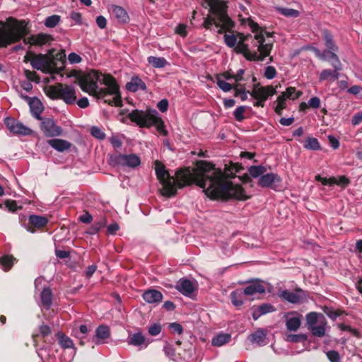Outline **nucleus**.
Masks as SVG:
<instances>
[{
    "mask_svg": "<svg viewBox=\"0 0 362 362\" xmlns=\"http://www.w3.org/2000/svg\"><path fill=\"white\" fill-rule=\"evenodd\" d=\"M146 338L141 332L134 333L129 338V344L136 346L144 344Z\"/></svg>",
    "mask_w": 362,
    "mask_h": 362,
    "instance_id": "36",
    "label": "nucleus"
},
{
    "mask_svg": "<svg viewBox=\"0 0 362 362\" xmlns=\"http://www.w3.org/2000/svg\"><path fill=\"white\" fill-rule=\"evenodd\" d=\"M301 92H297L296 88L288 87L286 88L285 92H283L281 95H284L285 98H290L295 100L298 98L301 95Z\"/></svg>",
    "mask_w": 362,
    "mask_h": 362,
    "instance_id": "41",
    "label": "nucleus"
},
{
    "mask_svg": "<svg viewBox=\"0 0 362 362\" xmlns=\"http://www.w3.org/2000/svg\"><path fill=\"white\" fill-rule=\"evenodd\" d=\"M321 314H317V313L312 312L309 313L306 315V322L308 325L309 329L311 328V327L316 325V323H319V321H321V320H319V317H320Z\"/></svg>",
    "mask_w": 362,
    "mask_h": 362,
    "instance_id": "40",
    "label": "nucleus"
},
{
    "mask_svg": "<svg viewBox=\"0 0 362 362\" xmlns=\"http://www.w3.org/2000/svg\"><path fill=\"white\" fill-rule=\"evenodd\" d=\"M243 292L245 295L252 296L255 293H264L265 288L259 281H255L246 286Z\"/></svg>",
    "mask_w": 362,
    "mask_h": 362,
    "instance_id": "22",
    "label": "nucleus"
},
{
    "mask_svg": "<svg viewBox=\"0 0 362 362\" xmlns=\"http://www.w3.org/2000/svg\"><path fill=\"white\" fill-rule=\"evenodd\" d=\"M129 119L140 127L149 128L154 125L160 134L166 136L168 132L165 129L164 122L158 117L156 110L148 109L146 111L134 110L128 114Z\"/></svg>",
    "mask_w": 362,
    "mask_h": 362,
    "instance_id": "5",
    "label": "nucleus"
},
{
    "mask_svg": "<svg viewBox=\"0 0 362 362\" xmlns=\"http://www.w3.org/2000/svg\"><path fill=\"white\" fill-rule=\"evenodd\" d=\"M230 340V335L228 334H219L213 338L211 344L215 346H221Z\"/></svg>",
    "mask_w": 362,
    "mask_h": 362,
    "instance_id": "33",
    "label": "nucleus"
},
{
    "mask_svg": "<svg viewBox=\"0 0 362 362\" xmlns=\"http://www.w3.org/2000/svg\"><path fill=\"white\" fill-rule=\"evenodd\" d=\"M60 16L58 15H52L48 16L45 21V25L47 28H54L60 21Z\"/></svg>",
    "mask_w": 362,
    "mask_h": 362,
    "instance_id": "43",
    "label": "nucleus"
},
{
    "mask_svg": "<svg viewBox=\"0 0 362 362\" xmlns=\"http://www.w3.org/2000/svg\"><path fill=\"white\" fill-rule=\"evenodd\" d=\"M327 356L331 362H340V356L337 351H329Z\"/></svg>",
    "mask_w": 362,
    "mask_h": 362,
    "instance_id": "54",
    "label": "nucleus"
},
{
    "mask_svg": "<svg viewBox=\"0 0 362 362\" xmlns=\"http://www.w3.org/2000/svg\"><path fill=\"white\" fill-rule=\"evenodd\" d=\"M238 36L239 40L235 47V52L237 54H242L249 61L262 62V57L258 56V51L252 52L249 49L248 45L245 43L246 41H248L252 37V35H244L243 33H239Z\"/></svg>",
    "mask_w": 362,
    "mask_h": 362,
    "instance_id": "9",
    "label": "nucleus"
},
{
    "mask_svg": "<svg viewBox=\"0 0 362 362\" xmlns=\"http://www.w3.org/2000/svg\"><path fill=\"white\" fill-rule=\"evenodd\" d=\"M16 261V259L10 255H5L0 257V264L5 272L9 271Z\"/></svg>",
    "mask_w": 362,
    "mask_h": 362,
    "instance_id": "30",
    "label": "nucleus"
},
{
    "mask_svg": "<svg viewBox=\"0 0 362 362\" xmlns=\"http://www.w3.org/2000/svg\"><path fill=\"white\" fill-rule=\"evenodd\" d=\"M238 85H236L233 88L235 89V96H240L243 101L246 100L247 98V92H246L244 89L240 90L237 88Z\"/></svg>",
    "mask_w": 362,
    "mask_h": 362,
    "instance_id": "58",
    "label": "nucleus"
},
{
    "mask_svg": "<svg viewBox=\"0 0 362 362\" xmlns=\"http://www.w3.org/2000/svg\"><path fill=\"white\" fill-rule=\"evenodd\" d=\"M304 147L307 149L317 151L321 148V146L316 138L308 137L305 141Z\"/></svg>",
    "mask_w": 362,
    "mask_h": 362,
    "instance_id": "39",
    "label": "nucleus"
},
{
    "mask_svg": "<svg viewBox=\"0 0 362 362\" xmlns=\"http://www.w3.org/2000/svg\"><path fill=\"white\" fill-rule=\"evenodd\" d=\"M28 105L30 106L32 115L37 119H41L42 117H40V114L43 110L41 101L37 98L33 97Z\"/></svg>",
    "mask_w": 362,
    "mask_h": 362,
    "instance_id": "26",
    "label": "nucleus"
},
{
    "mask_svg": "<svg viewBox=\"0 0 362 362\" xmlns=\"http://www.w3.org/2000/svg\"><path fill=\"white\" fill-rule=\"evenodd\" d=\"M308 339V337L305 334H288L287 336V341L291 342H301L306 341Z\"/></svg>",
    "mask_w": 362,
    "mask_h": 362,
    "instance_id": "45",
    "label": "nucleus"
},
{
    "mask_svg": "<svg viewBox=\"0 0 362 362\" xmlns=\"http://www.w3.org/2000/svg\"><path fill=\"white\" fill-rule=\"evenodd\" d=\"M278 11L287 17H298L299 16V11L293 8H278Z\"/></svg>",
    "mask_w": 362,
    "mask_h": 362,
    "instance_id": "47",
    "label": "nucleus"
},
{
    "mask_svg": "<svg viewBox=\"0 0 362 362\" xmlns=\"http://www.w3.org/2000/svg\"><path fill=\"white\" fill-rule=\"evenodd\" d=\"M323 37L325 41V46L329 51H337L338 49L337 46L333 40V36L327 30H325L323 32Z\"/></svg>",
    "mask_w": 362,
    "mask_h": 362,
    "instance_id": "35",
    "label": "nucleus"
},
{
    "mask_svg": "<svg viewBox=\"0 0 362 362\" xmlns=\"http://www.w3.org/2000/svg\"><path fill=\"white\" fill-rule=\"evenodd\" d=\"M59 343L64 349L71 348L74 346L72 340L64 334H58Z\"/></svg>",
    "mask_w": 362,
    "mask_h": 362,
    "instance_id": "42",
    "label": "nucleus"
},
{
    "mask_svg": "<svg viewBox=\"0 0 362 362\" xmlns=\"http://www.w3.org/2000/svg\"><path fill=\"white\" fill-rule=\"evenodd\" d=\"M266 171V168L262 165H252L248 169L250 175L255 178L262 176Z\"/></svg>",
    "mask_w": 362,
    "mask_h": 362,
    "instance_id": "38",
    "label": "nucleus"
},
{
    "mask_svg": "<svg viewBox=\"0 0 362 362\" xmlns=\"http://www.w3.org/2000/svg\"><path fill=\"white\" fill-rule=\"evenodd\" d=\"M41 303L42 305L49 308L52 304V293L49 288H45L40 294Z\"/></svg>",
    "mask_w": 362,
    "mask_h": 362,
    "instance_id": "32",
    "label": "nucleus"
},
{
    "mask_svg": "<svg viewBox=\"0 0 362 362\" xmlns=\"http://www.w3.org/2000/svg\"><path fill=\"white\" fill-rule=\"evenodd\" d=\"M332 66L334 69V71L330 69H325L320 73L319 77L320 81L327 80L329 77H332L333 81L339 78V71L341 70V64L338 63V64H332Z\"/></svg>",
    "mask_w": 362,
    "mask_h": 362,
    "instance_id": "21",
    "label": "nucleus"
},
{
    "mask_svg": "<svg viewBox=\"0 0 362 362\" xmlns=\"http://www.w3.org/2000/svg\"><path fill=\"white\" fill-rule=\"evenodd\" d=\"M279 296L291 303H300L306 299L305 292L300 288H296L294 291H282Z\"/></svg>",
    "mask_w": 362,
    "mask_h": 362,
    "instance_id": "13",
    "label": "nucleus"
},
{
    "mask_svg": "<svg viewBox=\"0 0 362 362\" xmlns=\"http://www.w3.org/2000/svg\"><path fill=\"white\" fill-rule=\"evenodd\" d=\"M245 109V106H240L234 111L233 115L237 121L241 122L245 119L243 114Z\"/></svg>",
    "mask_w": 362,
    "mask_h": 362,
    "instance_id": "50",
    "label": "nucleus"
},
{
    "mask_svg": "<svg viewBox=\"0 0 362 362\" xmlns=\"http://www.w3.org/2000/svg\"><path fill=\"white\" fill-rule=\"evenodd\" d=\"M48 223L47 217L39 215H30L28 218V223L25 227L28 231L33 233L35 229H41Z\"/></svg>",
    "mask_w": 362,
    "mask_h": 362,
    "instance_id": "15",
    "label": "nucleus"
},
{
    "mask_svg": "<svg viewBox=\"0 0 362 362\" xmlns=\"http://www.w3.org/2000/svg\"><path fill=\"white\" fill-rule=\"evenodd\" d=\"M316 180L322 182L324 185H332L334 182H336L335 180L333 177H330L329 179L326 177H322L320 175H317L315 177Z\"/></svg>",
    "mask_w": 362,
    "mask_h": 362,
    "instance_id": "56",
    "label": "nucleus"
},
{
    "mask_svg": "<svg viewBox=\"0 0 362 362\" xmlns=\"http://www.w3.org/2000/svg\"><path fill=\"white\" fill-rule=\"evenodd\" d=\"M321 321H319L317 325H314L310 328L313 335L318 337H322L325 334V325L327 324L322 315H320Z\"/></svg>",
    "mask_w": 362,
    "mask_h": 362,
    "instance_id": "28",
    "label": "nucleus"
},
{
    "mask_svg": "<svg viewBox=\"0 0 362 362\" xmlns=\"http://www.w3.org/2000/svg\"><path fill=\"white\" fill-rule=\"evenodd\" d=\"M333 179L335 180L336 182L334 183V185H340L342 187H345L348 185L349 183V180L348 178L345 176H340L339 177H333Z\"/></svg>",
    "mask_w": 362,
    "mask_h": 362,
    "instance_id": "57",
    "label": "nucleus"
},
{
    "mask_svg": "<svg viewBox=\"0 0 362 362\" xmlns=\"http://www.w3.org/2000/svg\"><path fill=\"white\" fill-rule=\"evenodd\" d=\"M110 163L112 165H122L129 168H136L141 163V160L136 154H119L110 157Z\"/></svg>",
    "mask_w": 362,
    "mask_h": 362,
    "instance_id": "11",
    "label": "nucleus"
},
{
    "mask_svg": "<svg viewBox=\"0 0 362 362\" xmlns=\"http://www.w3.org/2000/svg\"><path fill=\"white\" fill-rule=\"evenodd\" d=\"M65 57V54L64 52H58L56 56H54L50 52L49 56L48 57L49 59H54V65L52 71V73L54 72H59V67H57L58 64H60L61 66H63L64 64V58Z\"/></svg>",
    "mask_w": 362,
    "mask_h": 362,
    "instance_id": "31",
    "label": "nucleus"
},
{
    "mask_svg": "<svg viewBox=\"0 0 362 362\" xmlns=\"http://www.w3.org/2000/svg\"><path fill=\"white\" fill-rule=\"evenodd\" d=\"M5 124L10 132L15 134L26 136L32 133V130L30 128L24 126L22 123L17 122L13 118L6 117L5 119Z\"/></svg>",
    "mask_w": 362,
    "mask_h": 362,
    "instance_id": "14",
    "label": "nucleus"
},
{
    "mask_svg": "<svg viewBox=\"0 0 362 362\" xmlns=\"http://www.w3.org/2000/svg\"><path fill=\"white\" fill-rule=\"evenodd\" d=\"M243 292L241 290H235L230 293V298L233 305L235 306H240L243 303Z\"/></svg>",
    "mask_w": 362,
    "mask_h": 362,
    "instance_id": "37",
    "label": "nucleus"
},
{
    "mask_svg": "<svg viewBox=\"0 0 362 362\" xmlns=\"http://www.w3.org/2000/svg\"><path fill=\"white\" fill-rule=\"evenodd\" d=\"M176 288L183 295L190 296L194 291V286L188 279H180L176 286Z\"/></svg>",
    "mask_w": 362,
    "mask_h": 362,
    "instance_id": "19",
    "label": "nucleus"
},
{
    "mask_svg": "<svg viewBox=\"0 0 362 362\" xmlns=\"http://www.w3.org/2000/svg\"><path fill=\"white\" fill-rule=\"evenodd\" d=\"M9 23L0 28V47H6L11 44L16 43L23 39L25 45L42 46L53 40L51 35L44 33L32 35L25 38L28 31L25 21H17L14 18L8 19Z\"/></svg>",
    "mask_w": 362,
    "mask_h": 362,
    "instance_id": "2",
    "label": "nucleus"
},
{
    "mask_svg": "<svg viewBox=\"0 0 362 362\" xmlns=\"http://www.w3.org/2000/svg\"><path fill=\"white\" fill-rule=\"evenodd\" d=\"M155 170L162 185L161 194L165 197L175 196L177 188L195 183L204 189L207 197L213 199L234 198L244 201L249 199L240 185H234L226 180L221 170L216 169L206 161H199L196 168H185L177 170L175 178L170 175L165 165L158 160L155 161Z\"/></svg>",
    "mask_w": 362,
    "mask_h": 362,
    "instance_id": "1",
    "label": "nucleus"
},
{
    "mask_svg": "<svg viewBox=\"0 0 362 362\" xmlns=\"http://www.w3.org/2000/svg\"><path fill=\"white\" fill-rule=\"evenodd\" d=\"M248 25L251 28L252 32L255 33L252 42V46L257 47L258 56L262 57V61L269 56L273 48L274 40L272 39L273 33L267 32L265 28L259 26L252 19L247 20Z\"/></svg>",
    "mask_w": 362,
    "mask_h": 362,
    "instance_id": "4",
    "label": "nucleus"
},
{
    "mask_svg": "<svg viewBox=\"0 0 362 362\" xmlns=\"http://www.w3.org/2000/svg\"><path fill=\"white\" fill-rule=\"evenodd\" d=\"M30 55L32 56L30 64L33 69L52 73L54 65V59H49L47 55L42 54L37 55L30 53Z\"/></svg>",
    "mask_w": 362,
    "mask_h": 362,
    "instance_id": "10",
    "label": "nucleus"
},
{
    "mask_svg": "<svg viewBox=\"0 0 362 362\" xmlns=\"http://www.w3.org/2000/svg\"><path fill=\"white\" fill-rule=\"evenodd\" d=\"M266 334L262 329H259L249 336L252 343H256L259 346L265 344Z\"/></svg>",
    "mask_w": 362,
    "mask_h": 362,
    "instance_id": "29",
    "label": "nucleus"
},
{
    "mask_svg": "<svg viewBox=\"0 0 362 362\" xmlns=\"http://www.w3.org/2000/svg\"><path fill=\"white\" fill-rule=\"evenodd\" d=\"M224 42L227 46L231 48L233 47L235 49L238 44V39L237 37L234 35L225 34Z\"/></svg>",
    "mask_w": 362,
    "mask_h": 362,
    "instance_id": "46",
    "label": "nucleus"
},
{
    "mask_svg": "<svg viewBox=\"0 0 362 362\" xmlns=\"http://www.w3.org/2000/svg\"><path fill=\"white\" fill-rule=\"evenodd\" d=\"M147 61L155 68H163L168 64V62L163 57L150 56L148 57Z\"/></svg>",
    "mask_w": 362,
    "mask_h": 362,
    "instance_id": "34",
    "label": "nucleus"
},
{
    "mask_svg": "<svg viewBox=\"0 0 362 362\" xmlns=\"http://www.w3.org/2000/svg\"><path fill=\"white\" fill-rule=\"evenodd\" d=\"M47 144L53 148L60 152L68 150L71 146L70 142L61 139H49L47 141Z\"/></svg>",
    "mask_w": 362,
    "mask_h": 362,
    "instance_id": "25",
    "label": "nucleus"
},
{
    "mask_svg": "<svg viewBox=\"0 0 362 362\" xmlns=\"http://www.w3.org/2000/svg\"><path fill=\"white\" fill-rule=\"evenodd\" d=\"M106 223V217L104 216L100 217L99 220L93 224L95 231H99L103 227L105 226Z\"/></svg>",
    "mask_w": 362,
    "mask_h": 362,
    "instance_id": "55",
    "label": "nucleus"
},
{
    "mask_svg": "<svg viewBox=\"0 0 362 362\" xmlns=\"http://www.w3.org/2000/svg\"><path fill=\"white\" fill-rule=\"evenodd\" d=\"M91 134L100 140H103L105 137V133L98 127H93L90 129Z\"/></svg>",
    "mask_w": 362,
    "mask_h": 362,
    "instance_id": "52",
    "label": "nucleus"
},
{
    "mask_svg": "<svg viewBox=\"0 0 362 362\" xmlns=\"http://www.w3.org/2000/svg\"><path fill=\"white\" fill-rule=\"evenodd\" d=\"M112 15L119 23H127L129 20V16L127 11L121 6H112L111 8Z\"/></svg>",
    "mask_w": 362,
    "mask_h": 362,
    "instance_id": "27",
    "label": "nucleus"
},
{
    "mask_svg": "<svg viewBox=\"0 0 362 362\" xmlns=\"http://www.w3.org/2000/svg\"><path fill=\"white\" fill-rule=\"evenodd\" d=\"M259 84H257L250 93V95L256 99L266 100L269 95H274L276 93L275 88L272 86L265 87H259Z\"/></svg>",
    "mask_w": 362,
    "mask_h": 362,
    "instance_id": "16",
    "label": "nucleus"
},
{
    "mask_svg": "<svg viewBox=\"0 0 362 362\" xmlns=\"http://www.w3.org/2000/svg\"><path fill=\"white\" fill-rule=\"evenodd\" d=\"M126 88L131 92H136L138 90H145V83L138 76H133L129 82L126 84Z\"/></svg>",
    "mask_w": 362,
    "mask_h": 362,
    "instance_id": "23",
    "label": "nucleus"
},
{
    "mask_svg": "<svg viewBox=\"0 0 362 362\" xmlns=\"http://www.w3.org/2000/svg\"><path fill=\"white\" fill-rule=\"evenodd\" d=\"M361 122H362V111L355 114L351 119V123L354 125L359 124Z\"/></svg>",
    "mask_w": 362,
    "mask_h": 362,
    "instance_id": "64",
    "label": "nucleus"
},
{
    "mask_svg": "<svg viewBox=\"0 0 362 362\" xmlns=\"http://www.w3.org/2000/svg\"><path fill=\"white\" fill-rule=\"evenodd\" d=\"M100 81L105 85V88H99V98H104L105 102L116 107H122V101L119 93V88L115 79L111 75L101 74Z\"/></svg>",
    "mask_w": 362,
    "mask_h": 362,
    "instance_id": "6",
    "label": "nucleus"
},
{
    "mask_svg": "<svg viewBox=\"0 0 362 362\" xmlns=\"http://www.w3.org/2000/svg\"><path fill=\"white\" fill-rule=\"evenodd\" d=\"M308 106L313 108H318L320 105V100L318 97H313L308 102Z\"/></svg>",
    "mask_w": 362,
    "mask_h": 362,
    "instance_id": "61",
    "label": "nucleus"
},
{
    "mask_svg": "<svg viewBox=\"0 0 362 362\" xmlns=\"http://www.w3.org/2000/svg\"><path fill=\"white\" fill-rule=\"evenodd\" d=\"M6 206L10 211L14 212L18 209H21V206H17L16 202L14 200H8L6 202Z\"/></svg>",
    "mask_w": 362,
    "mask_h": 362,
    "instance_id": "59",
    "label": "nucleus"
},
{
    "mask_svg": "<svg viewBox=\"0 0 362 362\" xmlns=\"http://www.w3.org/2000/svg\"><path fill=\"white\" fill-rule=\"evenodd\" d=\"M78 219L82 223H90L93 221V217L88 211H86L83 215L79 216Z\"/></svg>",
    "mask_w": 362,
    "mask_h": 362,
    "instance_id": "63",
    "label": "nucleus"
},
{
    "mask_svg": "<svg viewBox=\"0 0 362 362\" xmlns=\"http://www.w3.org/2000/svg\"><path fill=\"white\" fill-rule=\"evenodd\" d=\"M68 59L71 64H78L80 63L82 60L81 57L74 52L69 54Z\"/></svg>",
    "mask_w": 362,
    "mask_h": 362,
    "instance_id": "60",
    "label": "nucleus"
},
{
    "mask_svg": "<svg viewBox=\"0 0 362 362\" xmlns=\"http://www.w3.org/2000/svg\"><path fill=\"white\" fill-rule=\"evenodd\" d=\"M264 77L267 79H272L276 76V69L272 66H269L265 69L264 74Z\"/></svg>",
    "mask_w": 362,
    "mask_h": 362,
    "instance_id": "53",
    "label": "nucleus"
},
{
    "mask_svg": "<svg viewBox=\"0 0 362 362\" xmlns=\"http://www.w3.org/2000/svg\"><path fill=\"white\" fill-rule=\"evenodd\" d=\"M218 86L224 92L230 91L233 86L229 83L221 80L219 78V77L217 78V82H216Z\"/></svg>",
    "mask_w": 362,
    "mask_h": 362,
    "instance_id": "51",
    "label": "nucleus"
},
{
    "mask_svg": "<svg viewBox=\"0 0 362 362\" xmlns=\"http://www.w3.org/2000/svg\"><path fill=\"white\" fill-rule=\"evenodd\" d=\"M144 300L150 304L159 303L163 299V294L156 289H148L142 295Z\"/></svg>",
    "mask_w": 362,
    "mask_h": 362,
    "instance_id": "18",
    "label": "nucleus"
},
{
    "mask_svg": "<svg viewBox=\"0 0 362 362\" xmlns=\"http://www.w3.org/2000/svg\"><path fill=\"white\" fill-rule=\"evenodd\" d=\"M47 95L53 99H62L67 105L74 104L77 98L75 88L63 83L49 86Z\"/></svg>",
    "mask_w": 362,
    "mask_h": 362,
    "instance_id": "7",
    "label": "nucleus"
},
{
    "mask_svg": "<svg viewBox=\"0 0 362 362\" xmlns=\"http://www.w3.org/2000/svg\"><path fill=\"white\" fill-rule=\"evenodd\" d=\"M281 181L280 177L275 173H267L261 176L258 180V185L262 187L274 188L275 184Z\"/></svg>",
    "mask_w": 362,
    "mask_h": 362,
    "instance_id": "17",
    "label": "nucleus"
},
{
    "mask_svg": "<svg viewBox=\"0 0 362 362\" xmlns=\"http://www.w3.org/2000/svg\"><path fill=\"white\" fill-rule=\"evenodd\" d=\"M40 120V129L45 136L54 137L62 134V129L57 125L53 119L42 117Z\"/></svg>",
    "mask_w": 362,
    "mask_h": 362,
    "instance_id": "12",
    "label": "nucleus"
},
{
    "mask_svg": "<svg viewBox=\"0 0 362 362\" xmlns=\"http://www.w3.org/2000/svg\"><path fill=\"white\" fill-rule=\"evenodd\" d=\"M110 336V329L106 325H100L95 330V335L93 341L95 344L103 343L104 340Z\"/></svg>",
    "mask_w": 362,
    "mask_h": 362,
    "instance_id": "20",
    "label": "nucleus"
},
{
    "mask_svg": "<svg viewBox=\"0 0 362 362\" xmlns=\"http://www.w3.org/2000/svg\"><path fill=\"white\" fill-rule=\"evenodd\" d=\"M260 311V314L266 315L275 311V308L269 303H263L257 307Z\"/></svg>",
    "mask_w": 362,
    "mask_h": 362,
    "instance_id": "48",
    "label": "nucleus"
},
{
    "mask_svg": "<svg viewBox=\"0 0 362 362\" xmlns=\"http://www.w3.org/2000/svg\"><path fill=\"white\" fill-rule=\"evenodd\" d=\"M157 107L161 112H165L167 111L168 107V101L167 99H163L158 102L157 104Z\"/></svg>",
    "mask_w": 362,
    "mask_h": 362,
    "instance_id": "62",
    "label": "nucleus"
},
{
    "mask_svg": "<svg viewBox=\"0 0 362 362\" xmlns=\"http://www.w3.org/2000/svg\"><path fill=\"white\" fill-rule=\"evenodd\" d=\"M277 105L276 107H275V112L279 115H281L282 114V110L286 107V98H285V96L284 95H280L278 98H277Z\"/></svg>",
    "mask_w": 362,
    "mask_h": 362,
    "instance_id": "44",
    "label": "nucleus"
},
{
    "mask_svg": "<svg viewBox=\"0 0 362 362\" xmlns=\"http://www.w3.org/2000/svg\"><path fill=\"white\" fill-rule=\"evenodd\" d=\"M161 329L162 327L160 323H153L148 327V332L151 336H157L160 333Z\"/></svg>",
    "mask_w": 362,
    "mask_h": 362,
    "instance_id": "49",
    "label": "nucleus"
},
{
    "mask_svg": "<svg viewBox=\"0 0 362 362\" xmlns=\"http://www.w3.org/2000/svg\"><path fill=\"white\" fill-rule=\"evenodd\" d=\"M209 6V12L213 15H209L204 21L203 26L206 29H210L212 25L218 28V33L221 34L224 30L230 31L234 27L233 21L227 14V6L221 0H204Z\"/></svg>",
    "mask_w": 362,
    "mask_h": 362,
    "instance_id": "3",
    "label": "nucleus"
},
{
    "mask_svg": "<svg viewBox=\"0 0 362 362\" xmlns=\"http://www.w3.org/2000/svg\"><path fill=\"white\" fill-rule=\"evenodd\" d=\"M100 76L98 71L91 70L86 74L78 76L75 83H78L83 91L90 95L99 98V88L98 81H100Z\"/></svg>",
    "mask_w": 362,
    "mask_h": 362,
    "instance_id": "8",
    "label": "nucleus"
},
{
    "mask_svg": "<svg viewBox=\"0 0 362 362\" xmlns=\"http://www.w3.org/2000/svg\"><path fill=\"white\" fill-rule=\"evenodd\" d=\"M286 327L290 332H296L301 325L299 317L293 316L292 313H288L286 316Z\"/></svg>",
    "mask_w": 362,
    "mask_h": 362,
    "instance_id": "24",
    "label": "nucleus"
}]
</instances>
